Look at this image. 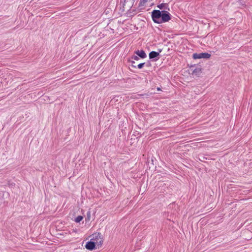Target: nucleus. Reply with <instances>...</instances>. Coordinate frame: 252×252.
I'll return each mask as SVG.
<instances>
[{
  "mask_svg": "<svg viewBox=\"0 0 252 252\" xmlns=\"http://www.w3.org/2000/svg\"><path fill=\"white\" fill-rule=\"evenodd\" d=\"M91 213L90 210H89L87 212V217H86V221H89V220H90V219H91Z\"/></svg>",
  "mask_w": 252,
  "mask_h": 252,
  "instance_id": "obj_10",
  "label": "nucleus"
},
{
  "mask_svg": "<svg viewBox=\"0 0 252 252\" xmlns=\"http://www.w3.org/2000/svg\"><path fill=\"white\" fill-rule=\"evenodd\" d=\"M157 90H158V91H159V90H160V89L159 88H157Z\"/></svg>",
  "mask_w": 252,
  "mask_h": 252,
  "instance_id": "obj_16",
  "label": "nucleus"
},
{
  "mask_svg": "<svg viewBox=\"0 0 252 252\" xmlns=\"http://www.w3.org/2000/svg\"><path fill=\"white\" fill-rule=\"evenodd\" d=\"M133 3L135 1V0H132Z\"/></svg>",
  "mask_w": 252,
  "mask_h": 252,
  "instance_id": "obj_17",
  "label": "nucleus"
},
{
  "mask_svg": "<svg viewBox=\"0 0 252 252\" xmlns=\"http://www.w3.org/2000/svg\"><path fill=\"white\" fill-rule=\"evenodd\" d=\"M201 72V69L199 67H196L192 70V74L195 75H199Z\"/></svg>",
  "mask_w": 252,
  "mask_h": 252,
  "instance_id": "obj_9",
  "label": "nucleus"
},
{
  "mask_svg": "<svg viewBox=\"0 0 252 252\" xmlns=\"http://www.w3.org/2000/svg\"><path fill=\"white\" fill-rule=\"evenodd\" d=\"M92 237L91 239L97 245L101 246L102 245L103 240L102 235L100 233H95L93 234Z\"/></svg>",
  "mask_w": 252,
  "mask_h": 252,
  "instance_id": "obj_2",
  "label": "nucleus"
},
{
  "mask_svg": "<svg viewBox=\"0 0 252 252\" xmlns=\"http://www.w3.org/2000/svg\"><path fill=\"white\" fill-rule=\"evenodd\" d=\"M139 58L140 57H139V56H133L131 57V59L136 60V61H138L139 60Z\"/></svg>",
  "mask_w": 252,
  "mask_h": 252,
  "instance_id": "obj_14",
  "label": "nucleus"
},
{
  "mask_svg": "<svg viewBox=\"0 0 252 252\" xmlns=\"http://www.w3.org/2000/svg\"><path fill=\"white\" fill-rule=\"evenodd\" d=\"M129 62L131 63V65L132 67L133 68H136V66L135 65V62L132 60H129Z\"/></svg>",
  "mask_w": 252,
  "mask_h": 252,
  "instance_id": "obj_13",
  "label": "nucleus"
},
{
  "mask_svg": "<svg viewBox=\"0 0 252 252\" xmlns=\"http://www.w3.org/2000/svg\"><path fill=\"white\" fill-rule=\"evenodd\" d=\"M83 217L82 216H78L75 218V221L76 222H79L83 220Z\"/></svg>",
  "mask_w": 252,
  "mask_h": 252,
  "instance_id": "obj_11",
  "label": "nucleus"
},
{
  "mask_svg": "<svg viewBox=\"0 0 252 252\" xmlns=\"http://www.w3.org/2000/svg\"><path fill=\"white\" fill-rule=\"evenodd\" d=\"M145 63H140L137 65L136 67H137L139 69H141L143 67V66L145 64Z\"/></svg>",
  "mask_w": 252,
  "mask_h": 252,
  "instance_id": "obj_12",
  "label": "nucleus"
},
{
  "mask_svg": "<svg viewBox=\"0 0 252 252\" xmlns=\"http://www.w3.org/2000/svg\"><path fill=\"white\" fill-rule=\"evenodd\" d=\"M161 51H159V52H157L156 51H152L149 54V57L150 59L153 60V61H157L159 59V53Z\"/></svg>",
  "mask_w": 252,
  "mask_h": 252,
  "instance_id": "obj_4",
  "label": "nucleus"
},
{
  "mask_svg": "<svg viewBox=\"0 0 252 252\" xmlns=\"http://www.w3.org/2000/svg\"><path fill=\"white\" fill-rule=\"evenodd\" d=\"M149 0H140L138 4V8L140 9H142L145 6L146 3Z\"/></svg>",
  "mask_w": 252,
  "mask_h": 252,
  "instance_id": "obj_7",
  "label": "nucleus"
},
{
  "mask_svg": "<svg viewBox=\"0 0 252 252\" xmlns=\"http://www.w3.org/2000/svg\"><path fill=\"white\" fill-rule=\"evenodd\" d=\"M211 55L207 53H194L192 55L193 59H209Z\"/></svg>",
  "mask_w": 252,
  "mask_h": 252,
  "instance_id": "obj_3",
  "label": "nucleus"
},
{
  "mask_svg": "<svg viewBox=\"0 0 252 252\" xmlns=\"http://www.w3.org/2000/svg\"><path fill=\"white\" fill-rule=\"evenodd\" d=\"M96 245V244L91 239L90 241L86 243L85 247L88 250H93L95 248Z\"/></svg>",
  "mask_w": 252,
  "mask_h": 252,
  "instance_id": "obj_5",
  "label": "nucleus"
},
{
  "mask_svg": "<svg viewBox=\"0 0 252 252\" xmlns=\"http://www.w3.org/2000/svg\"><path fill=\"white\" fill-rule=\"evenodd\" d=\"M150 65H151L150 63H148V64H147V65H147V66H149Z\"/></svg>",
  "mask_w": 252,
  "mask_h": 252,
  "instance_id": "obj_15",
  "label": "nucleus"
},
{
  "mask_svg": "<svg viewBox=\"0 0 252 252\" xmlns=\"http://www.w3.org/2000/svg\"><path fill=\"white\" fill-rule=\"evenodd\" d=\"M134 53L142 59H145L147 57L146 53L143 50L135 51Z\"/></svg>",
  "mask_w": 252,
  "mask_h": 252,
  "instance_id": "obj_6",
  "label": "nucleus"
},
{
  "mask_svg": "<svg viewBox=\"0 0 252 252\" xmlns=\"http://www.w3.org/2000/svg\"><path fill=\"white\" fill-rule=\"evenodd\" d=\"M168 4L167 3H162L158 5L157 7L160 9H169L168 8Z\"/></svg>",
  "mask_w": 252,
  "mask_h": 252,
  "instance_id": "obj_8",
  "label": "nucleus"
},
{
  "mask_svg": "<svg viewBox=\"0 0 252 252\" xmlns=\"http://www.w3.org/2000/svg\"><path fill=\"white\" fill-rule=\"evenodd\" d=\"M171 14L166 10H154L151 17L154 23L161 24L168 22L171 19Z\"/></svg>",
  "mask_w": 252,
  "mask_h": 252,
  "instance_id": "obj_1",
  "label": "nucleus"
}]
</instances>
